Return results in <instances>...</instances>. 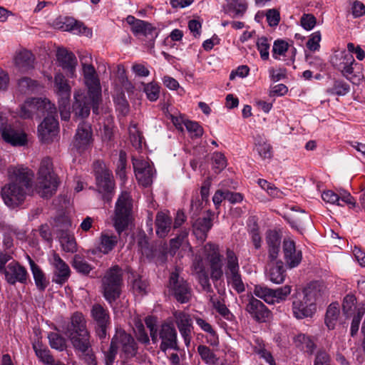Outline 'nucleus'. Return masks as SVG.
I'll return each mask as SVG.
<instances>
[{"instance_id": "nucleus-1", "label": "nucleus", "mask_w": 365, "mask_h": 365, "mask_svg": "<svg viewBox=\"0 0 365 365\" xmlns=\"http://www.w3.org/2000/svg\"><path fill=\"white\" fill-rule=\"evenodd\" d=\"M81 58L85 83L88 88V94L81 91L74 93L75 101L73 104V112L75 117L85 118L90 114L91 108L95 114L98 113V106L101 101V87L100 80L93 66L88 63L87 58L91 56Z\"/></svg>"}, {"instance_id": "nucleus-2", "label": "nucleus", "mask_w": 365, "mask_h": 365, "mask_svg": "<svg viewBox=\"0 0 365 365\" xmlns=\"http://www.w3.org/2000/svg\"><path fill=\"white\" fill-rule=\"evenodd\" d=\"M9 182L1 190L4 203L10 208L21 205L32 188L34 172L24 166H10L7 170Z\"/></svg>"}, {"instance_id": "nucleus-3", "label": "nucleus", "mask_w": 365, "mask_h": 365, "mask_svg": "<svg viewBox=\"0 0 365 365\" xmlns=\"http://www.w3.org/2000/svg\"><path fill=\"white\" fill-rule=\"evenodd\" d=\"M58 186L56 175L53 172V163L49 158L42 159L37 173L36 190L42 197H51Z\"/></svg>"}, {"instance_id": "nucleus-4", "label": "nucleus", "mask_w": 365, "mask_h": 365, "mask_svg": "<svg viewBox=\"0 0 365 365\" xmlns=\"http://www.w3.org/2000/svg\"><path fill=\"white\" fill-rule=\"evenodd\" d=\"M55 113L56 107L46 98H31L23 103L19 111V115L24 119H40L48 113Z\"/></svg>"}, {"instance_id": "nucleus-5", "label": "nucleus", "mask_w": 365, "mask_h": 365, "mask_svg": "<svg viewBox=\"0 0 365 365\" xmlns=\"http://www.w3.org/2000/svg\"><path fill=\"white\" fill-rule=\"evenodd\" d=\"M132 202L130 193L123 191L115 204L114 227L120 235L128 226L131 218Z\"/></svg>"}, {"instance_id": "nucleus-6", "label": "nucleus", "mask_w": 365, "mask_h": 365, "mask_svg": "<svg viewBox=\"0 0 365 365\" xmlns=\"http://www.w3.org/2000/svg\"><path fill=\"white\" fill-rule=\"evenodd\" d=\"M266 242L268 246L269 258L270 259L269 265L271 268L269 274H283L284 266L283 262L277 260L280 250L281 238L279 234L274 230H269L267 232Z\"/></svg>"}, {"instance_id": "nucleus-7", "label": "nucleus", "mask_w": 365, "mask_h": 365, "mask_svg": "<svg viewBox=\"0 0 365 365\" xmlns=\"http://www.w3.org/2000/svg\"><path fill=\"white\" fill-rule=\"evenodd\" d=\"M111 344L116 348L118 351H120V356L125 359L132 358L137 353V344L132 336L127 334L124 330H116Z\"/></svg>"}, {"instance_id": "nucleus-8", "label": "nucleus", "mask_w": 365, "mask_h": 365, "mask_svg": "<svg viewBox=\"0 0 365 365\" xmlns=\"http://www.w3.org/2000/svg\"><path fill=\"white\" fill-rule=\"evenodd\" d=\"M292 311L294 317L297 319L312 318L317 312V305L310 302L300 292L294 293L292 297Z\"/></svg>"}, {"instance_id": "nucleus-9", "label": "nucleus", "mask_w": 365, "mask_h": 365, "mask_svg": "<svg viewBox=\"0 0 365 365\" xmlns=\"http://www.w3.org/2000/svg\"><path fill=\"white\" fill-rule=\"evenodd\" d=\"M98 190L101 193H110L114 188L112 173L106 168L103 162L96 160L93 164Z\"/></svg>"}, {"instance_id": "nucleus-10", "label": "nucleus", "mask_w": 365, "mask_h": 365, "mask_svg": "<svg viewBox=\"0 0 365 365\" xmlns=\"http://www.w3.org/2000/svg\"><path fill=\"white\" fill-rule=\"evenodd\" d=\"M331 63L346 79L351 81L353 77L356 76L353 67L355 59L351 53L346 51L335 53L331 58Z\"/></svg>"}, {"instance_id": "nucleus-11", "label": "nucleus", "mask_w": 365, "mask_h": 365, "mask_svg": "<svg viewBox=\"0 0 365 365\" xmlns=\"http://www.w3.org/2000/svg\"><path fill=\"white\" fill-rule=\"evenodd\" d=\"M55 113L46 114V116L38 127V134L40 140L44 143H48L53 140L58 133V122Z\"/></svg>"}, {"instance_id": "nucleus-12", "label": "nucleus", "mask_w": 365, "mask_h": 365, "mask_svg": "<svg viewBox=\"0 0 365 365\" xmlns=\"http://www.w3.org/2000/svg\"><path fill=\"white\" fill-rule=\"evenodd\" d=\"M204 253L211 274H223V257L220 254L219 245L207 243L204 246Z\"/></svg>"}, {"instance_id": "nucleus-13", "label": "nucleus", "mask_w": 365, "mask_h": 365, "mask_svg": "<svg viewBox=\"0 0 365 365\" xmlns=\"http://www.w3.org/2000/svg\"><path fill=\"white\" fill-rule=\"evenodd\" d=\"M93 130L89 123L81 122L78 124L74 137V146L80 152L90 149L93 145Z\"/></svg>"}, {"instance_id": "nucleus-14", "label": "nucleus", "mask_w": 365, "mask_h": 365, "mask_svg": "<svg viewBox=\"0 0 365 365\" xmlns=\"http://www.w3.org/2000/svg\"><path fill=\"white\" fill-rule=\"evenodd\" d=\"M121 275H105L103 278V296L109 304L115 302L121 292Z\"/></svg>"}, {"instance_id": "nucleus-15", "label": "nucleus", "mask_w": 365, "mask_h": 365, "mask_svg": "<svg viewBox=\"0 0 365 365\" xmlns=\"http://www.w3.org/2000/svg\"><path fill=\"white\" fill-rule=\"evenodd\" d=\"M133 165L138 182L143 187L151 185L153 178V169L150 163L142 158H133Z\"/></svg>"}, {"instance_id": "nucleus-16", "label": "nucleus", "mask_w": 365, "mask_h": 365, "mask_svg": "<svg viewBox=\"0 0 365 365\" xmlns=\"http://www.w3.org/2000/svg\"><path fill=\"white\" fill-rule=\"evenodd\" d=\"M159 338L161 339L160 348L165 352L168 349H178L177 343V331L175 327L168 323H164L159 329Z\"/></svg>"}, {"instance_id": "nucleus-17", "label": "nucleus", "mask_w": 365, "mask_h": 365, "mask_svg": "<svg viewBox=\"0 0 365 365\" xmlns=\"http://www.w3.org/2000/svg\"><path fill=\"white\" fill-rule=\"evenodd\" d=\"M173 316L185 344L188 347L192 339V332L193 329L192 319L189 314L181 311L175 312Z\"/></svg>"}, {"instance_id": "nucleus-18", "label": "nucleus", "mask_w": 365, "mask_h": 365, "mask_svg": "<svg viewBox=\"0 0 365 365\" xmlns=\"http://www.w3.org/2000/svg\"><path fill=\"white\" fill-rule=\"evenodd\" d=\"M317 305V303L327 297V287L323 282L313 281L307 284L300 292Z\"/></svg>"}, {"instance_id": "nucleus-19", "label": "nucleus", "mask_w": 365, "mask_h": 365, "mask_svg": "<svg viewBox=\"0 0 365 365\" xmlns=\"http://www.w3.org/2000/svg\"><path fill=\"white\" fill-rule=\"evenodd\" d=\"M169 288L178 302L185 303L189 301L190 297V288L187 283L180 275H171Z\"/></svg>"}, {"instance_id": "nucleus-20", "label": "nucleus", "mask_w": 365, "mask_h": 365, "mask_svg": "<svg viewBox=\"0 0 365 365\" xmlns=\"http://www.w3.org/2000/svg\"><path fill=\"white\" fill-rule=\"evenodd\" d=\"M251 317L257 322H264L271 315L269 309L259 299L251 297L245 307Z\"/></svg>"}, {"instance_id": "nucleus-21", "label": "nucleus", "mask_w": 365, "mask_h": 365, "mask_svg": "<svg viewBox=\"0 0 365 365\" xmlns=\"http://www.w3.org/2000/svg\"><path fill=\"white\" fill-rule=\"evenodd\" d=\"M126 21L131 26V31L135 36H150L153 41L158 36L156 29L147 21L135 19L131 15L127 16Z\"/></svg>"}, {"instance_id": "nucleus-22", "label": "nucleus", "mask_w": 365, "mask_h": 365, "mask_svg": "<svg viewBox=\"0 0 365 365\" xmlns=\"http://www.w3.org/2000/svg\"><path fill=\"white\" fill-rule=\"evenodd\" d=\"M282 248L287 266L289 268L297 267L302 261V253L297 250L295 242L290 239H284Z\"/></svg>"}, {"instance_id": "nucleus-23", "label": "nucleus", "mask_w": 365, "mask_h": 365, "mask_svg": "<svg viewBox=\"0 0 365 365\" xmlns=\"http://www.w3.org/2000/svg\"><path fill=\"white\" fill-rule=\"evenodd\" d=\"M0 131L4 140L14 146H22L26 145L27 142L26 134L21 130H16L10 125H7V120L6 123L1 127Z\"/></svg>"}, {"instance_id": "nucleus-24", "label": "nucleus", "mask_w": 365, "mask_h": 365, "mask_svg": "<svg viewBox=\"0 0 365 365\" xmlns=\"http://www.w3.org/2000/svg\"><path fill=\"white\" fill-rule=\"evenodd\" d=\"M322 198L327 203L344 206V204H342L343 202L349 205L350 208L356 207V201L354 200V198L349 192H343L340 195H339L332 190H327L323 192L322 194Z\"/></svg>"}, {"instance_id": "nucleus-25", "label": "nucleus", "mask_w": 365, "mask_h": 365, "mask_svg": "<svg viewBox=\"0 0 365 365\" xmlns=\"http://www.w3.org/2000/svg\"><path fill=\"white\" fill-rule=\"evenodd\" d=\"M62 331L68 336L69 334H79L88 331L86 327V320L81 312H74L70 319V323L62 327Z\"/></svg>"}, {"instance_id": "nucleus-26", "label": "nucleus", "mask_w": 365, "mask_h": 365, "mask_svg": "<svg viewBox=\"0 0 365 365\" xmlns=\"http://www.w3.org/2000/svg\"><path fill=\"white\" fill-rule=\"evenodd\" d=\"M74 349L78 353H84L91 348V335L89 331L71 334L68 336Z\"/></svg>"}, {"instance_id": "nucleus-27", "label": "nucleus", "mask_w": 365, "mask_h": 365, "mask_svg": "<svg viewBox=\"0 0 365 365\" xmlns=\"http://www.w3.org/2000/svg\"><path fill=\"white\" fill-rule=\"evenodd\" d=\"M56 58L60 66L73 75L77 65V59L75 55L65 48H58L56 53Z\"/></svg>"}, {"instance_id": "nucleus-28", "label": "nucleus", "mask_w": 365, "mask_h": 365, "mask_svg": "<svg viewBox=\"0 0 365 365\" xmlns=\"http://www.w3.org/2000/svg\"><path fill=\"white\" fill-rule=\"evenodd\" d=\"M15 66L22 72H26L34 68V56L28 50L17 52L14 58Z\"/></svg>"}, {"instance_id": "nucleus-29", "label": "nucleus", "mask_w": 365, "mask_h": 365, "mask_svg": "<svg viewBox=\"0 0 365 365\" xmlns=\"http://www.w3.org/2000/svg\"><path fill=\"white\" fill-rule=\"evenodd\" d=\"M193 232L196 237L204 242L207 235V232L211 229L212 223L210 217L198 218L193 224Z\"/></svg>"}, {"instance_id": "nucleus-30", "label": "nucleus", "mask_w": 365, "mask_h": 365, "mask_svg": "<svg viewBox=\"0 0 365 365\" xmlns=\"http://www.w3.org/2000/svg\"><path fill=\"white\" fill-rule=\"evenodd\" d=\"M58 29L64 31H70L75 34H86L89 33L88 29L82 22L78 21L73 18H65L64 21Z\"/></svg>"}, {"instance_id": "nucleus-31", "label": "nucleus", "mask_w": 365, "mask_h": 365, "mask_svg": "<svg viewBox=\"0 0 365 365\" xmlns=\"http://www.w3.org/2000/svg\"><path fill=\"white\" fill-rule=\"evenodd\" d=\"M247 9V4L242 0H230L223 8L225 13L233 18L242 16Z\"/></svg>"}, {"instance_id": "nucleus-32", "label": "nucleus", "mask_w": 365, "mask_h": 365, "mask_svg": "<svg viewBox=\"0 0 365 365\" xmlns=\"http://www.w3.org/2000/svg\"><path fill=\"white\" fill-rule=\"evenodd\" d=\"M172 218L163 212H158L155 218L156 233L160 237L167 236L170 230Z\"/></svg>"}, {"instance_id": "nucleus-33", "label": "nucleus", "mask_w": 365, "mask_h": 365, "mask_svg": "<svg viewBox=\"0 0 365 365\" xmlns=\"http://www.w3.org/2000/svg\"><path fill=\"white\" fill-rule=\"evenodd\" d=\"M58 100H68L71 96V87L63 74L58 73L54 78Z\"/></svg>"}, {"instance_id": "nucleus-34", "label": "nucleus", "mask_w": 365, "mask_h": 365, "mask_svg": "<svg viewBox=\"0 0 365 365\" xmlns=\"http://www.w3.org/2000/svg\"><path fill=\"white\" fill-rule=\"evenodd\" d=\"M91 314L97 326H103V324H110L108 311L101 304H94L92 307Z\"/></svg>"}, {"instance_id": "nucleus-35", "label": "nucleus", "mask_w": 365, "mask_h": 365, "mask_svg": "<svg viewBox=\"0 0 365 365\" xmlns=\"http://www.w3.org/2000/svg\"><path fill=\"white\" fill-rule=\"evenodd\" d=\"M118 237L108 232H103L100 237L99 250L103 254L109 253L117 245Z\"/></svg>"}, {"instance_id": "nucleus-36", "label": "nucleus", "mask_w": 365, "mask_h": 365, "mask_svg": "<svg viewBox=\"0 0 365 365\" xmlns=\"http://www.w3.org/2000/svg\"><path fill=\"white\" fill-rule=\"evenodd\" d=\"M59 240L63 250L66 252H76V242L74 236L67 230H62L59 235Z\"/></svg>"}, {"instance_id": "nucleus-37", "label": "nucleus", "mask_w": 365, "mask_h": 365, "mask_svg": "<svg viewBox=\"0 0 365 365\" xmlns=\"http://www.w3.org/2000/svg\"><path fill=\"white\" fill-rule=\"evenodd\" d=\"M350 91L349 85L341 79H334L333 83L326 92L333 96H345Z\"/></svg>"}, {"instance_id": "nucleus-38", "label": "nucleus", "mask_w": 365, "mask_h": 365, "mask_svg": "<svg viewBox=\"0 0 365 365\" xmlns=\"http://www.w3.org/2000/svg\"><path fill=\"white\" fill-rule=\"evenodd\" d=\"M294 342L297 347L309 354H312L315 349V344L312 339L304 334L297 335Z\"/></svg>"}, {"instance_id": "nucleus-39", "label": "nucleus", "mask_w": 365, "mask_h": 365, "mask_svg": "<svg viewBox=\"0 0 365 365\" xmlns=\"http://www.w3.org/2000/svg\"><path fill=\"white\" fill-rule=\"evenodd\" d=\"M339 315V304L333 302L329 304L325 315V324L329 329H334Z\"/></svg>"}, {"instance_id": "nucleus-40", "label": "nucleus", "mask_w": 365, "mask_h": 365, "mask_svg": "<svg viewBox=\"0 0 365 365\" xmlns=\"http://www.w3.org/2000/svg\"><path fill=\"white\" fill-rule=\"evenodd\" d=\"M254 294L257 297L263 299L268 304H277V302H275L276 299L274 289L259 285L255 286L254 289Z\"/></svg>"}, {"instance_id": "nucleus-41", "label": "nucleus", "mask_w": 365, "mask_h": 365, "mask_svg": "<svg viewBox=\"0 0 365 365\" xmlns=\"http://www.w3.org/2000/svg\"><path fill=\"white\" fill-rule=\"evenodd\" d=\"M39 83L29 77H23L19 80L18 89L21 93L29 94L37 91Z\"/></svg>"}, {"instance_id": "nucleus-42", "label": "nucleus", "mask_w": 365, "mask_h": 365, "mask_svg": "<svg viewBox=\"0 0 365 365\" xmlns=\"http://www.w3.org/2000/svg\"><path fill=\"white\" fill-rule=\"evenodd\" d=\"M51 347L53 349L62 351L67 347V340L58 332H51L48 335Z\"/></svg>"}, {"instance_id": "nucleus-43", "label": "nucleus", "mask_w": 365, "mask_h": 365, "mask_svg": "<svg viewBox=\"0 0 365 365\" xmlns=\"http://www.w3.org/2000/svg\"><path fill=\"white\" fill-rule=\"evenodd\" d=\"M197 353L202 360L208 365H216L218 363V358L216 354L207 346L199 345Z\"/></svg>"}, {"instance_id": "nucleus-44", "label": "nucleus", "mask_w": 365, "mask_h": 365, "mask_svg": "<svg viewBox=\"0 0 365 365\" xmlns=\"http://www.w3.org/2000/svg\"><path fill=\"white\" fill-rule=\"evenodd\" d=\"M33 348L36 355L41 361L48 365L53 364L54 359L51 354L49 349H48L46 347H43L40 344H34Z\"/></svg>"}, {"instance_id": "nucleus-45", "label": "nucleus", "mask_w": 365, "mask_h": 365, "mask_svg": "<svg viewBox=\"0 0 365 365\" xmlns=\"http://www.w3.org/2000/svg\"><path fill=\"white\" fill-rule=\"evenodd\" d=\"M226 268L230 274H238V258L234 251L229 248L226 251Z\"/></svg>"}, {"instance_id": "nucleus-46", "label": "nucleus", "mask_w": 365, "mask_h": 365, "mask_svg": "<svg viewBox=\"0 0 365 365\" xmlns=\"http://www.w3.org/2000/svg\"><path fill=\"white\" fill-rule=\"evenodd\" d=\"M133 289L137 294H145L147 292L148 282L143 275H132Z\"/></svg>"}, {"instance_id": "nucleus-47", "label": "nucleus", "mask_w": 365, "mask_h": 365, "mask_svg": "<svg viewBox=\"0 0 365 365\" xmlns=\"http://www.w3.org/2000/svg\"><path fill=\"white\" fill-rule=\"evenodd\" d=\"M53 267L59 272V274H70L68 265L56 253H53L49 259Z\"/></svg>"}, {"instance_id": "nucleus-48", "label": "nucleus", "mask_w": 365, "mask_h": 365, "mask_svg": "<svg viewBox=\"0 0 365 365\" xmlns=\"http://www.w3.org/2000/svg\"><path fill=\"white\" fill-rule=\"evenodd\" d=\"M137 244L138 250L143 255L148 258L153 255V250L150 247L148 239L145 234H140L138 236Z\"/></svg>"}, {"instance_id": "nucleus-49", "label": "nucleus", "mask_w": 365, "mask_h": 365, "mask_svg": "<svg viewBox=\"0 0 365 365\" xmlns=\"http://www.w3.org/2000/svg\"><path fill=\"white\" fill-rule=\"evenodd\" d=\"M144 92L148 100L155 101L160 96V86L153 82L144 84Z\"/></svg>"}, {"instance_id": "nucleus-50", "label": "nucleus", "mask_w": 365, "mask_h": 365, "mask_svg": "<svg viewBox=\"0 0 365 365\" xmlns=\"http://www.w3.org/2000/svg\"><path fill=\"white\" fill-rule=\"evenodd\" d=\"M73 267L77 272L82 274H88L92 269L91 266L78 255L74 257Z\"/></svg>"}, {"instance_id": "nucleus-51", "label": "nucleus", "mask_w": 365, "mask_h": 365, "mask_svg": "<svg viewBox=\"0 0 365 365\" xmlns=\"http://www.w3.org/2000/svg\"><path fill=\"white\" fill-rule=\"evenodd\" d=\"M135 335L138 341L144 344H148L150 343L149 336L145 329L144 325L141 322L135 323L134 328Z\"/></svg>"}, {"instance_id": "nucleus-52", "label": "nucleus", "mask_w": 365, "mask_h": 365, "mask_svg": "<svg viewBox=\"0 0 365 365\" xmlns=\"http://www.w3.org/2000/svg\"><path fill=\"white\" fill-rule=\"evenodd\" d=\"M129 134L133 145L137 148H140L143 138L142 133L138 130L136 124H132L130 125Z\"/></svg>"}, {"instance_id": "nucleus-53", "label": "nucleus", "mask_w": 365, "mask_h": 365, "mask_svg": "<svg viewBox=\"0 0 365 365\" xmlns=\"http://www.w3.org/2000/svg\"><path fill=\"white\" fill-rule=\"evenodd\" d=\"M289 48V44L283 40H276L272 47V56L279 59V56H284Z\"/></svg>"}, {"instance_id": "nucleus-54", "label": "nucleus", "mask_w": 365, "mask_h": 365, "mask_svg": "<svg viewBox=\"0 0 365 365\" xmlns=\"http://www.w3.org/2000/svg\"><path fill=\"white\" fill-rule=\"evenodd\" d=\"M212 167L215 172L218 173L227 166V160L221 153H214L212 157Z\"/></svg>"}, {"instance_id": "nucleus-55", "label": "nucleus", "mask_w": 365, "mask_h": 365, "mask_svg": "<svg viewBox=\"0 0 365 365\" xmlns=\"http://www.w3.org/2000/svg\"><path fill=\"white\" fill-rule=\"evenodd\" d=\"M184 125L192 138H200L203 134V128L195 121L185 120Z\"/></svg>"}, {"instance_id": "nucleus-56", "label": "nucleus", "mask_w": 365, "mask_h": 365, "mask_svg": "<svg viewBox=\"0 0 365 365\" xmlns=\"http://www.w3.org/2000/svg\"><path fill=\"white\" fill-rule=\"evenodd\" d=\"M125 169H126V155L123 151H120L119 153V158L116 165V175L120 178L121 180H124L125 178Z\"/></svg>"}, {"instance_id": "nucleus-57", "label": "nucleus", "mask_w": 365, "mask_h": 365, "mask_svg": "<svg viewBox=\"0 0 365 365\" xmlns=\"http://www.w3.org/2000/svg\"><path fill=\"white\" fill-rule=\"evenodd\" d=\"M228 284L238 293L245 291V284L241 279V275H227Z\"/></svg>"}, {"instance_id": "nucleus-58", "label": "nucleus", "mask_w": 365, "mask_h": 365, "mask_svg": "<svg viewBox=\"0 0 365 365\" xmlns=\"http://www.w3.org/2000/svg\"><path fill=\"white\" fill-rule=\"evenodd\" d=\"M214 308L217 310V312L226 320L229 322L235 321V316L230 312V311L227 309L226 305L222 303L220 301H217L214 302Z\"/></svg>"}, {"instance_id": "nucleus-59", "label": "nucleus", "mask_w": 365, "mask_h": 365, "mask_svg": "<svg viewBox=\"0 0 365 365\" xmlns=\"http://www.w3.org/2000/svg\"><path fill=\"white\" fill-rule=\"evenodd\" d=\"M114 102L118 109L120 110L122 113L126 114L128 112V102L123 91L118 93L114 96Z\"/></svg>"}, {"instance_id": "nucleus-60", "label": "nucleus", "mask_w": 365, "mask_h": 365, "mask_svg": "<svg viewBox=\"0 0 365 365\" xmlns=\"http://www.w3.org/2000/svg\"><path fill=\"white\" fill-rule=\"evenodd\" d=\"M291 292L292 286L288 284L277 289H274V292L276 299L275 302H277V304L284 302L287 297L290 294Z\"/></svg>"}, {"instance_id": "nucleus-61", "label": "nucleus", "mask_w": 365, "mask_h": 365, "mask_svg": "<svg viewBox=\"0 0 365 365\" xmlns=\"http://www.w3.org/2000/svg\"><path fill=\"white\" fill-rule=\"evenodd\" d=\"M257 49L259 51L260 56L263 60L269 58V43L268 39L265 37L259 38L257 41Z\"/></svg>"}, {"instance_id": "nucleus-62", "label": "nucleus", "mask_w": 365, "mask_h": 365, "mask_svg": "<svg viewBox=\"0 0 365 365\" xmlns=\"http://www.w3.org/2000/svg\"><path fill=\"white\" fill-rule=\"evenodd\" d=\"M256 149L260 157L263 159H270L272 157V146L266 142H259L257 143Z\"/></svg>"}, {"instance_id": "nucleus-63", "label": "nucleus", "mask_w": 365, "mask_h": 365, "mask_svg": "<svg viewBox=\"0 0 365 365\" xmlns=\"http://www.w3.org/2000/svg\"><path fill=\"white\" fill-rule=\"evenodd\" d=\"M188 232L186 230L182 231L176 237L171 239L170 241V252L175 254L176 250L179 249L184 240L187 238Z\"/></svg>"}, {"instance_id": "nucleus-64", "label": "nucleus", "mask_w": 365, "mask_h": 365, "mask_svg": "<svg viewBox=\"0 0 365 365\" xmlns=\"http://www.w3.org/2000/svg\"><path fill=\"white\" fill-rule=\"evenodd\" d=\"M301 26L307 31L312 30L317 24V19L313 14H304L300 20Z\"/></svg>"}]
</instances>
